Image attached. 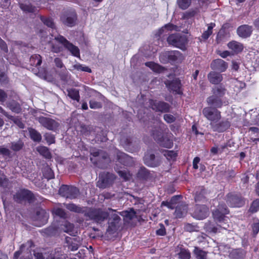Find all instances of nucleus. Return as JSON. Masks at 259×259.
Returning <instances> with one entry per match:
<instances>
[{
  "instance_id": "33",
  "label": "nucleus",
  "mask_w": 259,
  "mask_h": 259,
  "mask_svg": "<svg viewBox=\"0 0 259 259\" xmlns=\"http://www.w3.org/2000/svg\"><path fill=\"white\" fill-rule=\"evenodd\" d=\"M7 107L13 112L16 113H19L22 111V108L20 104L13 100L7 103Z\"/></svg>"
},
{
  "instance_id": "15",
  "label": "nucleus",
  "mask_w": 259,
  "mask_h": 259,
  "mask_svg": "<svg viewBox=\"0 0 259 259\" xmlns=\"http://www.w3.org/2000/svg\"><path fill=\"white\" fill-rule=\"evenodd\" d=\"M210 125L213 132L223 133L230 127L231 121L227 118L217 122H212L210 123Z\"/></svg>"
},
{
  "instance_id": "3",
  "label": "nucleus",
  "mask_w": 259,
  "mask_h": 259,
  "mask_svg": "<svg viewBox=\"0 0 259 259\" xmlns=\"http://www.w3.org/2000/svg\"><path fill=\"white\" fill-rule=\"evenodd\" d=\"M13 200L19 204L28 203L31 204L34 202L35 197L33 192L25 188L20 189L13 195Z\"/></svg>"
},
{
  "instance_id": "5",
  "label": "nucleus",
  "mask_w": 259,
  "mask_h": 259,
  "mask_svg": "<svg viewBox=\"0 0 259 259\" xmlns=\"http://www.w3.org/2000/svg\"><path fill=\"white\" fill-rule=\"evenodd\" d=\"M167 41L169 45L184 50L185 49L187 39L186 36L176 33L169 35L167 38Z\"/></svg>"
},
{
  "instance_id": "37",
  "label": "nucleus",
  "mask_w": 259,
  "mask_h": 259,
  "mask_svg": "<svg viewBox=\"0 0 259 259\" xmlns=\"http://www.w3.org/2000/svg\"><path fill=\"white\" fill-rule=\"evenodd\" d=\"M218 227L222 228L220 225H217V226H216L215 224L210 221H208L205 224V229L209 233H216L218 230Z\"/></svg>"
},
{
  "instance_id": "30",
  "label": "nucleus",
  "mask_w": 259,
  "mask_h": 259,
  "mask_svg": "<svg viewBox=\"0 0 259 259\" xmlns=\"http://www.w3.org/2000/svg\"><path fill=\"white\" fill-rule=\"evenodd\" d=\"M137 177L140 180L146 181L150 177V171L144 166H141L137 174Z\"/></svg>"
},
{
  "instance_id": "57",
  "label": "nucleus",
  "mask_w": 259,
  "mask_h": 259,
  "mask_svg": "<svg viewBox=\"0 0 259 259\" xmlns=\"http://www.w3.org/2000/svg\"><path fill=\"white\" fill-rule=\"evenodd\" d=\"M164 156L166 157V158L168 160H175L178 156V154L176 152L171 150V151H166L165 153L164 154Z\"/></svg>"
},
{
  "instance_id": "7",
  "label": "nucleus",
  "mask_w": 259,
  "mask_h": 259,
  "mask_svg": "<svg viewBox=\"0 0 259 259\" xmlns=\"http://www.w3.org/2000/svg\"><path fill=\"white\" fill-rule=\"evenodd\" d=\"M182 54L179 51H170L162 52L159 57V60L162 63H173L180 59Z\"/></svg>"
},
{
  "instance_id": "42",
  "label": "nucleus",
  "mask_w": 259,
  "mask_h": 259,
  "mask_svg": "<svg viewBox=\"0 0 259 259\" xmlns=\"http://www.w3.org/2000/svg\"><path fill=\"white\" fill-rule=\"evenodd\" d=\"M226 214H227V213L221 212L217 209L212 211L213 219L218 223H222L224 221Z\"/></svg>"
},
{
  "instance_id": "27",
  "label": "nucleus",
  "mask_w": 259,
  "mask_h": 259,
  "mask_svg": "<svg viewBox=\"0 0 259 259\" xmlns=\"http://www.w3.org/2000/svg\"><path fill=\"white\" fill-rule=\"evenodd\" d=\"M176 28V25L170 23H167L160 28L156 33L155 35L157 37H160L161 35H166L168 31H172Z\"/></svg>"
},
{
  "instance_id": "23",
  "label": "nucleus",
  "mask_w": 259,
  "mask_h": 259,
  "mask_svg": "<svg viewBox=\"0 0 259 259\" xmlns=\"http://www.w3.org/2000/svg\"><path fill=\"white\" fill-rule=\"evenodd\" d=\"M209 81L213 84H219L223 80V76L219 72L210 71L207 75Z\"/></svg>"
},
{
  "instance_id": "56",
  "label": "nucleus",
  "mask_w": 259,
  "mask_h": 259,
  "mask_svg": "<svg viewBox=\"0 0 259 259\" xmlns=\"http://www.w3.org/2000/svg\"><path fill=\"white\" fill-rule=\"evenodd\" d=\"M55 39L60 44H62L65 48L70 42V41H68L65 37L61 35H58L57 36H56L55 37Z\"/></svg>"
},
{
  "instance_id": "48",
  "label": "nucleus",
  "mask_w": 259,
  "mask_h": 259,
  "mask_svg": "<svg viewBox=\"0 0 259 259\" xmlns=\"http://www.w3.org/2000/svg\"><path fill=\"white\" fill-rule=\"evenodd\" d=\"M52 213L53 215L58 216L61 218L65 219L66 218V213L65 210L62 208H54L52 210Z\"/></svg>"
},
{
  "instance_id": "25",
  "label": "nucleus",
  "mask_w": 259,
  "mask_h": 259,
  "mask_svg": "<svg viewBox=\"0 0 259 259\" xmlns=\"http://www.w3.org/2000/svg\"><path fill=\"white\" fill-rule=\"evenodd\" d=\"M58 230V227L57 225L52 224L49 227L40 230V233L45 237L53 236L57 234Z\"/></svg>"
},
{
  "instance_id": "55",
  "label": "nucleus",
  "mask_w": 259,
  "mask_h": 259,
  "mask_svg": "<svg viewBox=\"0 0 259 259\" xmlns=\"http://www.w3.org/2000/svg\"><path fill=\"white\" fill-rule=\"evenodd\" d=\"M8 118L12 121L15 124L17 125L20 128H23L24 127V124L22 123L21 119L18 117H14L10 115Z\"/></svg>"
},
{
  "instance_id": "51",
  "label": "nucleus",
  "mask_w": 259,
  "mask_h": 259,
  "mask_svg": "<svg viewBox=\"0 0 259 259\" xmlns=\"http://www.w3.org/2000/svg\"><path fill=\"white\" fill-rule=\"evenodd\" d=\"M89 105H90V107L91 109H100V108H102V107L103 106V104H102V102L97 101L94 99L90 100Z\"/></svg>"
},
{
  "instance_id": "20",
  "label": "nucleus",
  "mask_w": 259,
  "mask_h": 259,
  "mask_svg": "<svg viewBox=\"0 0 259 259\" xmlns=\"http://www.w3.org/2000/svg\"><path fill=\"white\" fill-rule=\"evenodd\" d=\"M206 102L209 107L221 108L223 106V101L222 98L215 96H210L206 99Z\"/></svg>"
},
{
  "instance_id": "41",
  "label": "nucleus",
  "mask_w": 259,
  "mask_h": 259,
  "mask_svg": "<svg viewBox=\"0 0 259 259\" xmlns=\"http://www.w3.org/2000/svg\"><path fill=\"white\" fill-rule=\"evenodd\" d=\"M65 48L67 49L73 56L76 57H80L79 49L71 42H70Z\"/></svg>"
},
{
  "instance_id": "16",
  "label": "nucleus",
  "mask_w": 259,
  "mask_h": 259,
  "mask_svg": "<svg viewBox=\"0 0 259 259\" xmlns=\"http://www.w3.org/2000/svg\"><path fill=\"white\" fill-rule=\"evenodd\" d=\"M144 164L148 167H155L160 165V160L155 154L147 152L143 157Z\"/></svg>"
},
{
  "instance_id": "62",
  "label": "nucleus",
  "mask_w": 259,
  "mask_h": 259,
  "mask_svg": "<svg viewBox=\"0 0 259 259\" xmlns=\"http://www.w3.org/2000/svg\"><path fill=\"white\" fill-rule=\"evenodd\" d=\"M164 120L168 123H171L176 120V117L171 114H165L163 116Z\"/></svg>"
},
{
  "instance_id": "54",
  "label": "nucleus",
  "mask_w": 259,
  "mask_h": 259,
  "mask_svg": "<svg viewBox=\"0 0 259 259\" xmlns=\"http://www.w3.org/2000/svg\"><path fill=\"white\" fill-rule=\"evenodd\" d=\"M73 67L74 69L78 71H84L89 73H91L92 72V70L88 66H84L79 63L74 64Z\"/></svg>"
},
{
  "instance_id": "61",
  "label": "nucleus",
  "mask_w": 259,
  "mask_h": 259,
  "mask_svg": "<svg viewBox=\"0 0 259 259\" xmlns=\"http://www.w3.org/2000/svg\"><path fill=\"white\" fill-rule=\"evenodd\" d=\"M191 1H177L178 5L180 8L185 10L191 5Z\"/></svg>"
},
{
  "instance_id": "6",
  "label": "nucleus",
  "mask_w": 259,
  "mask_h": 259,
  "mask_svg": "<svg viewBox=\"0 0 259 259\" xmlns=\"http://www.w3.org/2000/svg\"><path fill=\"white\" fill-rule=\"evenodd\" d=\"M203 116L210 123L217 122L221 118V112L216 108L211 107H205L202 109Z\"/></svg>"
},
{
  "instance_id": "43",
  "label": "nucleus",
  "mask_w": 259,
  "mask_h": 259,
  "mask_svg": "<svg viewBox=\"0 0 259 259\" xmlns=\"http://www.w3.org/2000/svg\"><path fill=\"white\" fill-rule=\"evenodd\" d=\"M39 18L42 23L48 27L51 28H54L55 27V23L54 22L53 19L52 18L47 17L40 15L39 16Z\"/></svg>"
},
{
  "instance_id": "64",
  "label": "nucleus",
  "mask_w": 259,
  "mask_h": 259,
  "mask_svg": "<svg viewBox=\"0 0 259 259\" xmlns=\"http://www.w3.org/2000/svg\"><path fill=\"white\" fill-rule=\"evenodd\" d=\"M10 154L11 152L9 149L0 146V155L4 156H10Z\"/></svg>"
},
{
  "instance_id": "34",
  "label": "nucleus",
  "mask_w": 259,
  "mask_h": 259,
  "mask_svg": "<svg viewBox=\"0 0 259 259\" xmlns=\"http://www.w3.org/2000/svg\"><path fill=\"white\" fill-rule=\"evenodd\" d=\"M37 152L42 156L44 158L47 159H51L52 157V154L49 150V149L46 147L41 146L37 148Z\"/></svg>"
},
{
  "instance_id": "26",
  "label": "nucleus",
  "mask_w": 259,
  "mask_h": 259,
  "mask_svg": "<svg viewBox=\"0 0 259 259\" xmlns=\"http://www.w3.org/2000/svg\"><path fill=\"white\" fill-rule=\"evenodd\" d=\"M181 198V195H175L171 198L169 201H163L161 202V206H166L169 209H173L176 207V205L178 203L180 199Z\"/></svg>"
},
{
  "instance_id": "46",
  "label": "nucleus",
  "mask_w": 259,
  "mask_h": 259,
  "mask_svg": "<svg viewBox=\"0 0 259 259\" xmlns=\"http://www.w3.org/2000/svg\"><path fill=\"white\" fill-rule=\"evenodd\" d=\"M179 257L180 259H190L191 253L189 249L184 248H181L178 253Z\"/></svg>"
},
{
  "instance_id": "40",
  "label": "nucleus",
  "mask_w": 259,
  "mask_h": 259,
  "mask_svg": "<svg viewBox=\"0 0 259 259\" xmlns=\"http://www.w3.org/2000/svg\"><path fill=\"white\" fill-rule=\"evenodd\" d=\"M193 253L197 259H206L207 258V252L198 247H194Z\"/></svg>"
},
{
  "instance_id": "29",
  "label": "nucleus",
  "mask_w": 259,
  "mask_h": 259,
  "mask_svg": "<svg viewBox=\"0 0 259 259\" xmlns=\"http://www.w3.org/2000/svg\"><path fill=\"white\" fill-rule=\"evenodd\" d=\"M145 65L156 73H160L165 70V67L154 62H147L145 63Z\"/></svg>"
},
{
  "instance_id": "45",
  "label": "nucleus",
  "mask_w": 259,
  "mask_h": 259,
  "mask_svg": "<svg viewBox=\"0 0 259 259\" xmlns=\"http://www.w3.org/2000/svg\"><path fill=\"white\" fill-rule=\"evenodd\" d=\"M66 240L68 244V248L71 251H75L78 249V245L76 243V240L71 237H66Z\"/></svg>"
},
{
  "instance_id": "21",
  "label": "nucleus",
  "mask_w": 259,
  "mask_h": 259,
  "mask_svg": "<svg viewBox=\"0 0 259 259\" xmlns=\"http://www.w3.org/2000/svg\"><path fill=\"white\" fill-rule=\"evenodd\" d=\"M252 26L246 24L239 26L237 29L238 35L242 38L249 37L252 34Z\"/></svg>"
},
{
  "instance_id": "22",
  "label": "nucleus",
  "mask_w": 259,
  "mask_h": 259,
  "mask_svg": "<svg viewBox=\"0 0 259 259\" xmlns=\"http://www.w3.org/2000/svg\"><path fill=\"white\" fill-rule=\"evenodd\" d=\"M229 23H225L222 25L216 36V42L217 44H220L225 40L229 34V33L227 32L226 29L229 27Z\"/></svg>"
},
{
  "instance_id": "53",
  "label": "nucleus",
  "mask_w": 259,
  "mask_h": 259,
  "mask_svg": "<svg viewBox=\"0 0 259 259\" xmlns=\"http://www.w3.org/2000/svg\"><path fill=\"white\" fill-rule=\"evenodd\" d=\"M118 224L116 222H111L107 229V231L110 234H114L117 230Z\"/></svg>"
},
{
  "instance_id": "14",
  "label": "nucleus",
  "mask_w": 259,
  "mask_h": 259,
  "mask_svg": "<svg viewBox=\"0 0 259 259\" xmlns=\"http://www.w3.org/2000/svg\"><path fill=\"white\" fill-rule=\"evenodd\" d=\"M209 214V208L205 204L195 205L193 212V217L198 220H203Z\"/></svg>"
},
{
  "instance_id": "47",
  "label": "nucleus",
  "mask_w": 259,
  "mask_h": 259,
  "mask_svg": "<svg viewBox=\"0 0 259 259\" xmlns=\"http://www.w3.org/2000/svg\"><path fill=\"white\" fill-rule=\"evenodd\" d=\"M24 146V143L22 141L19 140L17 142H13L11 143V149L15 152L21 150Z\"/></svg>"
},
{
  "instance_id": "24",
  "label": "nucleus",
  "mask_w": 259,
  "mask_h": 259,
  "mask_svg": "<svg viewBox=\"0 0 259 259\" xmlns=\"http://www.w3.org/2000/svg\"><path fill=\"white\" fill-rule=\"evenodd\" d=\"M49 218V214L47 211L44 209H39L36 212V219L40 224L44 225L48 221Z\"/></svg>"
},
{
  "instance_id": "4",
  "label": "nucleus",
  "mask_w": 259,
  "mask_h": 259,
  "mask_svg": "<svg viewBox=\"0 0 259 259\" xmlns=\"http://www.w3.org/2000/svg\"><path fill=\"white\" fill-rule=\"evenodd\" d=\"M226 201L231 207H241L245 204L246 199L240 192H231L226 195Z\"/></svg>"
},
{
  "instance_id": "11",
  "label": "nucleus",
  "mask_w": 259,
  "mask_h": 259,
  "mask_svg": "<svg viewBox=\"0 0 259 259\" xmlns=\"http://www.w3.org/2000/svg\"><path fill=\"white\" fill-rule=\"evenodd\" d=\"M59 193L64 197L72 199L77 197L79 190L74 186L62 185L59 188Z\"/></svg>"
},
{
  "instance_id": "10",
  "label": "nucleus",
  "mask_w": 259,
  "mask_h": 259,
  "mask_svg": "<svg viewBox=\"0 0 259 259\" xmlns=\"http://www.w3.org/2000/svg\"><path fill=\"white\" fill-rule=\"evenodd\" d=\"M60 20L64 25L68 27H72L75 24L77 14L74 10L67 9L63 12L60 17Z\"/></svg>"
},
{
  "instance_id": "50",
  "label": "nucleus",
  "mask_w": 259,
  "mask_h": 259,
  "mask_svg": "<svg viewBox=\"0 0 259 259\" xmlns=\"http://www.w3.org/2000/svg\"><path fill=\"white\" fill-rule=\"evenodd\" d=\"M259 210V199L254 200L251 203L249 212L254 213Z\"/></svg>"
},
{
  "instance_id": "8",
  "label": "nucleus",
  "mask_w": 259,
  "mask_h": 259,
  "mask_svg": "<svg viewBox=\"0 0 259 259\" xmlns=\"http://www.w3.org/2000/svg\"><path fill=\"white\" fill-rule=\"evenodd\" d=\"M115 179V176L109 172L100 174L97 187L102 189L109 187L113 183Z\"/></svg>"
},
{
  "instance_id": "39",
  "label": "nucleus",
  "mask_w": 259,
  "mask_h": 259,
  "mask_svg": "<svg viewBox=\"0 0 259 259\" xmlns=\"http://www.w3.org/2000/svg\"><path fill=\"white\" fill-rule=\"evenodd\" d=\"M42 175L43 177L48 180L53 179L55 178V174L53 170L49 166H47L43 168Z\"/></svg>"
},
{
  "instance_id": "63",
  "label": "nucleus",
  "mask_w": 259,
  "mask_h": 259,
  "mask_svg": "<svg viewBox=\"0 0 259 259\" xmlns=\"http://www.w3.org/2000/svg\"><path fill=\"white\" fill-rule=\"evenodd\" d=\"M160 228L156 230V234L158 236H161L165 235L166 234V229L165 228L163 224H160Z\"/></svg>"
},
{
  "instance_id": "12",
  "label": "nucleus",
  "mask_w": 259,
  "mask_h": 259,
  "mask_svg": "<svg viewBox=\"0 0 259 259\" xmlns=\"http://www.w3.org/2000/svg\"><path fill=\"white\" fill-rule=\"evenodd\" d=\"M150 107L155 112L167 113L170 111V105L164 101L150 99L149 100Z\"/></svg>"
},
{
  "instance_id": "13",
  "label": "nucleus",
  "mask_w": 259,
  "mask_h": 259,
  "mask_svg": "<svg viewBox=\"0 0 259 259\" xmlns=\"http://www.w3.org/2000/svg\"><path fill=\"white\" fill-rule=\"evenodd\" d=\"M39 123L46 128L56 132L58 130L60 124L55 120L44 116H40L38 119Z\"/></svg>"
},
{
  "instance_id": "31",
  "label": "nucleus",
  "mask_w": 259,
  "mask_h": 259,
  "mask_svg": "<svg viewBox=\"0 0 259 259\" xmlns=\"http://www.w3.org/2000/svg\"><path fill=\"white\" fill-rule=\"evenodd\" d=\"M175 208V215L177 218L184 217L187 212V206L185 204H179Z\"/></svg>"
},
{
  "instance_id": "9",
  "label": "nucleus",
  "mask_w": 259,
  "mask_h": 259,
  "mask_svg": "<svg viewBox=\"0 0 259 259\" xmlns=\"http://www.w3.org/2000/svg\"><path fill=\"white\" fill-rule=\"evenodd\" d=\"M164 84L168 90L174 95H182L183 89L181 80L179 78L165 81Z\"/></svg>"
},
{
  "instance_id": "32",
  "label": "nucleus",
  "mask_w": 259,
  "mask_h": 259,
  "mask_svg": "<svg viewBox=\"0 0 259 259\" xmlns=\"http://www.w3.org/2000/svg\"><path fill=\"white\" fill-rule=\"evenodd\" d=\"M226 92V89L222 84L213 87L211 90L212 95L220 97L222 98L225 96Z\"/></svg>"
},
{
  "instance_id": "17",
  "label": "nucleus",
  "mask_w": 259,
  "mask_h": 259,
  "mask_svg": "<svg viewBox=\"0 0 259 259\" xmlns=\"http://www.w3.org/2000/svg\"><path fill=\"white\" fill-rule=\"evenodd\" d=\"M207 192L204 186H198L196 188L194 199L196 202L206 203L208 201Z\"/></svg>"
},
{
  "instance_id": "44",
  "label": "nucleus",
  "mask_w": 259,
  "mask_h": 259,
  "mask_svg": "<svg viewBox=\"0 0 259 259\" xmlns=\"http://www.w3.org/2000/svg\"><path fill=\"white\" fill-rule=\"evenodd\" d=\"M68 96L72 100L79 102L80 96L79 91L75 89H70L67 90Z\"/></svg>"
},
{
  "instance_id": "19",
  "label": "nucleus",
  "mask_w": 259,
  "mask_h": 259,
  "mask_svg": "<svg viewBox=\"0 0 259 259\" xmlns=\"http://www.w3.org/2000/svg\"><path fill=\"white\" fill-rule=\"evenodd\" d=\"M117 160L121 164L126 166H132L135 163L133 157L123 152L117 154Z\"/></svg>"
},
{
  "instance_id": "18",
  "label": "nucleus",
  "mask_w": 259,
  "mask_h": 259,
  "mask_svg": "<svg viewBox=\"0 0 259 259\" xmlns=\"http://www.w3.org/2000/svg\"><path fill=\"white\" fill-rule=\"evenodd\" d=\"M228 66V63L221 59H215L210 64V67L212 70H216L221 72H225Z\"/></svg>"
},
{
  "instance_id": "38",
  "label": "nucleus",
  "mask_w": 259,
  "mask_h": 259,
  "mask_svg": "<svg viewBox=\"0 0 259 259\" xmlns=\"http://www.w3.org/2000/svg\"><path fill=\"white\" fill-rule=\"evenodd\" d=\"M19 5L21 9L25 13H34L36 10V7L30 3H20Z\"/></svg>"
},
{
  "instance_id": "2",
  "label": "nucleus",
  "mask_w": 259,
  "mask_h": 259,
  "mask_svg": "<svg viewBox=\"0 0 259 259\" xmlns=\"http://www.w3.org/2000/svg\"><path fill=\"white\" fill-rule=\"evenodd\" d=\"M150 135L160 146L166 148L172 147L174 143L171 137V134L168 133V128L161 121L157 126L152 127Z\"/></svg>"
},
{
  "instance_id": "36",
  "label": "nucleus",
  "mask_w": 259,
  "mask_h": 259,
  "mask_svg": "<svg viewBox=\"0 0 259 259\" xmlns=\"http://www.w3.org/2000/svg\"><path fill=\"white\" fill-rule=\"evenodd\" d=\"M42 63L41 57L38 54L32 55L30 58V63L32 66L37 67Z\"/></svg>"
},
{
  "instance_id": "59",
  "label": "nucleus",
  "mask_w": 259,
  "mask_h": 259,
  "mask_svg": "<svg viewBox=\"0 0 259 259\" xmlns=\"http://www.w3.org/2000/svg\"><path fill=\"white\" fill-rule=\"evenodd\" d=\"M215 209L227 214H229L230 212L229 209H228L226 204L223 202L220 203L218 206V207Z\"/></svg>"
},
{
  "instance_id": "49",
  "label": "nucleus",
  "mask_w": 259,
  "mask_h": 259,
  "mask_svg": "<svg viewBox=\"0 0 259 259\" xmlns=\"http://www.w3.org/2000/svg\"><path fill=\"white\" fill-rule=\"evenodd\" d=\"M62 229L64 232L71 234L72 233L74 230V225L73 224L70 223L68 221H65L62 225Z\"/></svg>"
},
{
  "instance_id": "1",
  "label": "nucleus",
  "mask_w": 259,
  "mask_h": 259,
  "mask_svg": "<svg viewBox=\"0 0 259 259\" xmlns=\"http://www.w3.org/2000/svg\"><path fill=\"white\" fill-rule=\"evenodd\" d=\"M66 208L70 211L83 214L86 221H91L97 224H101L109 217L108 212L101 208L80 206L74 203H68Z\"/></svg>"
},
{
  "instance_id": "28",
  "label": "nucleus",
  "mask_w": 259,
  "mask_h": 259,
  "mask_svg": "<svg viewBox=\"0 0 259 259\" xmlns=\"http://www.w3.org/2000/svg\"><path fill=\"white\" fill-rule=\"evenodd\" d=\"M228 47L236 54L241 52L243 50V45L238 41L232 40L227 45Z\"/></svg>"
},
{
  "instance_id": "60",
  "label": "nucleus",
  "mask_w": 259,
  "mask_h": 259,
  "mask_svg": "<svg viewBox=\"0 0 259 259\" xmlns=\"http://www.w3.org/2000/svg\"><path fill=\"white\" fill-rule=\"evenodd\" d=\"M118 175L123 179L124 181H127L130 179V173L127 172L126 170H118L117 171Z\"/></svg>"
},
{
  "instance_id": "58",
  "label": "nucleus",
  "mask_w": 259,
  "mask_h": 259,
  "mask_svg": "<svg viewBox=\"0 0 259 259\" xmlns=\"http://www.w3.org/2000/svg\"><path fill=\"white\" fill-rule=\"evenodd\" d=\"M44 137L49 145L55 143V137L53 134L47 133H46Z\"/></svg>"
},
{
  "instance_id": "35",
  "label": "nucleus",
  "mask_w": 259,
  "mask_h": 259,
  "mask_svg": "<svg viewBox=\"0 0 259 259\" xmlns=\"http://www.w3.org/2000/svg\"><path fill=\"white\" fill-rule=\"evenodd\" d=\"M30 138L34 142H40L42 137L41 134L35 129L30 128L29 129Z\"/></svg>"
},
{
  "instance_id": "52",
  "label": "nucleus",
  "mask_w": 259,
  "mask_h": 259,
  "mask_svg": "<svg viewBox=\"0 0 259 259\" xmlns=\"http://www.w3.org/2000/svg\"><path fill=\"white\" fill-rule=\"evenodd\" d=\"M122 213L123 215L130 220H133L136 217V212L133 208H131L129 211L126 210L123 211Z\"/></svg>"
}]
</instances>
